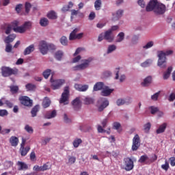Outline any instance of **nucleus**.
I'll return each instance as SVG.
<instances>
[{"label": "nucleus", "mask_w": 175, "mask_h": 175, "mask_svg": "<svg viewBox=\"0 0 175 175\" xmlns=\"http://www.w3.org/2000/svg\"><path fill=\"white\" fill-rule=\"evenodd\" d=\"M173 54V51L168 50L165 52L161 51L158 52V66L160 68H166V56L172 55Z\"/></svg>", "instance_id": "obj_1"}, {"label": "nucleus", "mask_w": 175, "mask_h": 175, "mask_svg": "<svg viewBox=\"0 0 175 175\" xmlns=\"http://www.w3.org/2000/svg\"><path fill=\"white\" fill-rule=\"evenodd\" d=\"M18 73V69L14 68H12L8 66L1 67V75L3 77H9L12 75H16Z\"/></svg>", "instance_id": "obj_2"}, {"label": "nucleus", "mask_w": 175, "mask_h": 175, "mask_svg": "<svg viewBox=\"0 0 175 175\" xmlns=\"http://www.w3.org/2000/svg\"><path fill=\"white\" fill-rule=\"evenodd\" d=\"M69 86H66L59 100L61 105H69Z\"/></svg>", "instance_id": "obj_3"}, {"label": "nucleus", "mask_w": 175, "mask_h": 175, "mask_svg": "<svg viewBox=\"0 0 175 175\" xmlns=\"http://www.w3.org/2000/svg\"><path fill=\"white\" fill-rule=\"evenodd\" d=\"M82 64L79 65H77L72 67L73 70H84V69H87L90 66V64L92 62V57H89L87 59H83Z\"/></svg>", "instance_id": "obj_4"}, {"label": "nucleus", "mask_w": 175, "mask_h": 175, "mask_svg": "<svg viewBox=\"0 0 175 175\" xmlns=\"http://www.w3.org/2000/svg\"><path fill=\"white\" fill-rule=\"evenodd\" d=\"M19 101L21 105H23V106H26L27 107H32V105H33V101L27 96L19 97Z\"/></svg>", "instance_id": "obj_5"}, {"label": "nucleus", "mask_w": 175, "mask_h": 175, "mask_svg": "<svg viewBox=\"0 0 175 175\" xmlns=\"http://www.w3.org/2000/svg\"><path fill=\"white\" fill-rule=\"evenodd\" d=\"M155 14L157 16H161L162 14H165V12H166V5L159 3L156 8H154V10L153 11Z\"/></svg>", "instance_id": "obj_6"}, {"label": "nucleus", "mask_w": 175, "mask_h": 175, "mask_svg": "<svg viewBox=\"0 0 175 175\" xmlns=\"http://www.w3.org/2000/svg\"><path fill=\"white\" fill-rule=\"evenodd\" d=\"M51 83H52L53 90H58L63 84H65L64 79H53V77L50 79Z\"/></svg>", "instance_id": "obj_7"}, {"label": "nucleus", "mask_w": 175, "mask_h": 175, "mask_svg": "<svg viewBox=\"0 0 175 175\" xmlns=\"http://www.w3.org/2000/svg\"><path fill=\"white\" fill-rule=\"evenodd\" d=\"M98 103L100 104V106L98 107V111H103L107 106H109V100L106 98H100V99L98 100Z\"/></svg>", "instance_id": "obj_8"}, {"label": "nucleus", "mask_w": 175, "mask_h": 175, "mask_svg": "<svg viewBox=\"0 0 175 175\" xmlns=\"http://www.w3.org/2000/svg\"><path fill=\"white\" fill-rule=\"evenodd\" d=\"M139 147H140V137L139 135L136 134L133 138L131 150L133 151H137V150H139Z\"/></svg>", "instance_id": "obj_9"}, {"label": "nucleus", "mask_w": 175, "mask_h": 175, "mask_svg": "<svg viewBox=\"0 0 175 175\" xmlns=\"http://www.w3.org/2000/svg\"><path fill=\"white\" fill-rule=\"evenodd\" d=\"M124 169L126 170V172H129L132 170L134 167L133 165V161L132 159L129 157H126L124 159Z\"/></svg>", "instance_id": "obj_10"}, {"label": "nucleus", "mask_w": 175, "mask_h": 175, "mask_svg": "<svg viewBox=\"0 0 175 175\" xmlns=\"http://www.w3.org/2000/svg\"><path fill=\"white\" fill-rule=\"evenodd\" d=\"M158 3V0H150V2L148 3L146 8V12H154L155 8H157Z\"/></svg>", "instance_id": "obj_11"}, {"label": "nucleus", "mask_w": 175, "mask_h": 175, "mask_svg": "<svg viewBox=\"0 0 175 175\" xmlns=\"http://www.w3.org/2000/svg\"><path fill=\"white\" fill-rule=\"evenodd\" d=\"M39 50L40 53L43 54V55H44L45 54H47V51H49V44L46 41L42 40L40 42Z\"/></svg>", "instance_id": "obj_12"}, {"label": "nucleus", "mask_w": 175, "mask_h": 175, "mask_svg": "<svg viewBox=\"0 0 175 175\" xmlns=\"http://www.w3.org/2000/svg\"><path fill=\"white\" fill-rule=\"evenodd\" d=\"M104 39L107 40L109 43H111L114 40V35L111 32V30H107L104 33Z\"/></svg>", "instance_id": "obj_13"}, {"label": "nucleus", "mask_w": 175, "mask_h": 175, "mask_svg": "<svg viewBox=\"0 0 175 175\" xmlns=\"http://www.w3.org/2000/svg\"><path fill=\"white\" fill-rule=\"evenodd\" d=\"M72 105L74 110H80V108L81 107V101H80V98L77 97L75 99H74L72 102Z\"/></svg>", "instance_id": "obj_14"}, {"label": "nucleus", "mask_w": 175, "mask_h": 175, "mask_svg": "<svg viewBox=\"0 0 175 175\" xmlns=\"http://www.w3.org/2000/svg\"><path fill=\"white\" fill-rule=\"evenodd\" d=\"M44 118L46 120H51V118H54L55 117H57V111L56 110H53L47 111L44 116Z\"/></svg>", "instance_id": "obj_15"}, {"label": "nucleus", "mask_w": 175, "mask_h": 175, "mask_svg": "<svg viewBox=\"0 0 175 175\" xmlns=\"http://www.w3.org/2000/svg\"><path fill=\"white\" fill-rule=\"evenodd\" d=\"M114 90L110 89L108 86H105L101 92L102 96H109Z\"/></svg>", "instance_id": "obj_16"}, {"label": "nucleus", "mask_w": 175, "mask_h": 175, "mask_svg": "<svg viewBox=\"0 0 175 175\" xmlns=\"http://www.w3.org/2000/svg\"><path fill=\"white\" fill-rule=\"evenodd\" d=\"M75 88L77 91H79L81 92H84L87 91V90H88V85H80V84L76 83L75 85Z\"/></svg>", "instance_id": "obj_17"}, {"label": "nucleus", "mask_w": 175, "mask_h": 175, "mask_svg": "<svg viewBox=\"0 0 175 175\" xmlns=\"http://www.w3.org/2000/svg\"><path fill=\"white\" fill-rule=\"evenodd\" d=\"M105 83L103 82H97L94 85L93 90L94 91H100L105 88Z\"/></svg>", "instance_id": "obj_18"}, {"label": "nucleus", "mask_w": 175, "mask_h": 175, "mask_svg": "<svg viewBox=\"0 0 175 175\" xmlns=\"http://www.w3.org/2000/svg\"><path fill=\"white\" fill-rule=\"evenodd\" d=\"M152 81V78L151 77V76H148L144 79V81L142 82L141 85H142V87H148V85L151 84Z\"/></svg>", "instance_id": "obj_19"}, {"label": "nucleus", "mask_w": 175, "mask_h": 175, "mask_svg": "<svg viewBox=\"0 0 175 175\" xmlns=\"http://www.w3.org/2000/svg\"><path fill=\"white\" fill-rule=\"evenodd\" d=\"M18 170H28V165L23 161H18L16 163Z\"/></svg>", "instance_id": "obj_20"}, {"label": "nucleus", "mask_w": 175, "mask_h": 175, "mask_svg": "<svg viewBox=\"0 0 175 175\" xmlns=\"http://www.w3.org/2000/svg\"><path fill=\"white\" fill-rule=\"evenodd\" d=\"M18 138L16 136H12L10 138V143L12 147H17L18 146Z\"/></svg>", "instance_id": "obj_21"}, {"label": "nucleus", "mask_w": 175, "mask_h": 175, "mask_svg": "<svg viewBox=\"0 0 175 175\" xmlns=\"http://www.w3.org/2000/svg\"><path fill=\"white\" fill-rule=\"evenodd\" d=\"M33 51H35V45L31 44L25 49L23 54L24 55H29V54H31Z\"/></svg>", "instance_id": "obj_22"}, {"label": "nucleus", "mask_w": 175, "mask_h": 175, "mask_svg": "<svg viewBox=\"0 0 175 175\" xmlns=\"http://www.w3.org/2000/svg\"><path fill=\"white\" fill-rule=\"evenodd\" d=\"M16 39V34H10L5 38L4 40L6 44H10Z\"/></svg>", "instance_id": "obj_23"}, {"label": "nucleus", "mask_w": 175, "mask_h": 175, "mask_svg": "<svg viewBox=\"0 0 175 175\" xmlns=\"http://www.w3.org/2000/svg\"><path fill=\"white\" fill-rule=\"evenodd\" d=\"M148 161H150V158L147 154H144L140 157L138 162H139V163H145V165H150V163H147Z\"/></svg>", "instance_id": "obj_24"}, {"label": "nucleus", "mask_w": 175, "mask_h": 175, "mask_svg": "<svg viewBox=\"0 0 175 175\" xmlns=\"http://www.w3.org/2000/svg\"><path fill=\"white\" fill-rule=\"evenodd\" d=\"M29 150H31V147L26 146L25 148H20L19 151L21 157H25L29 152Z\"/></svg>", "instance_id": "obj_25"}, {"label": "nucleus", "mask_w": 175, "mask_h": 175, "mask_svg": "<svg viewBox=\"0 0 175 175\" xmlns=\"http://www.w3.org/2000/svg\"><path fill=\"white\" fill-rule=\"evenodd\" d=\"M166 128H167V123H163L159 126L156 132L158 135L159 133H163L166 131Z\"/></svg>", "instance_id": "obj_26"}, {"label": "nucleus", "mask_w": 175, "mask_h": 175, "mask_svg": "<svg viewBox=\"0 0 175 175\" xmlns=\"http://www.w3.org/2000/svg\"><path fill=\"white\" fill-rule=\"evenodd\" d=\"M46 17H48L49 20H57L58 16H57V13L54 10H51L48 12Z\"/></svg>", "instance_id": "obj_27"}, {"label": "nucleus", "mask_w": 175, "mask_h": 175, "mask_svg": "<svg viewBox=\"0 0 175 175\" xmlns=\"http://www.w3.org/2000/svg\"><path fill=\"white\" fill-rule=\"evenodd\" d=\"M51 105V100L48 97H45L42 102V107L44 109H47Z\"/></svg>", "instance_id": "obj_28"}, {"label": "nucleus", "mask_w": 175, "mask_h": 175, "mask_svg": "<svg viewBox=\"0 0 175 175\" xmlns=\"http://www.w3.org/2000/svg\"><path fill=\"white\" fill-rule=\"evenodd\" d=\"M39 109H40V107L39 106V105H37L32 108L31 111L32 117H36L38 114V111H39Z\"/></svg>", "instance_id": "obj_29"}, {"label": "nucleus", "mask_w": 175, "mask_h": 175, "mask_svg": "<svg viewBox=\"0 0 175 175\" xmlns=\"http://www.w3.org/2000/svg\"><path fill=\"white\" fill-rule=\"evenodd\" d=\"M79 32V29H75L70 33L69 36V40H76L77 33Z\"/></svg>", "instance_id": "obj_30"}, {"label": "nucleus", "mask_w": 175, "mask_h": 175, "mask_svg": "<svg viewBox=\"0 0 175 175\" xmlns=\"http://www.w3.org/2000/svg\"><path fill=\"white\" fill-rule=\"evenodd\" d=\"M125 38V33L124 32H120L117 36V39L116 40V43H121L122 40Z\"/></svg>", "instance_id": "obj_31"}, {"label": "nucleus", "mask_w": 175, "mask_h": 175, "mask_svg": "<svg viewBox=\"0 0 175 175\" xmlns=\"http://www.w3.org/2000/svg\"><path fill=\"white\" fill-rule=\"evenodd\" d=\"M172 70H173V67H168L167 72H164L163 79L164 80H167L168 77H170V73H172Z\"/></svg>", "instance_id": "obj_32"}, {"label": "nucleus", "mask_w": 175, "mask_h": 175, "mask_svg": "<svg viewBox=\"0 0 175 175\" xmlns=\"http://www.w3.org/2000/svg\"><path fill=\"white\" fill-rule=\"evenodd\" d=\"M124 14V10H118L116 12V15L113 18V21H116L117 20H119L120 17H122V14Z\"/></svg>", "instance_id": "obj_33"}, {"label": "nucleus", "mask_w": 175, "mask_h": 175, "mask_svg": "<svg viewBox=\"0 0 175 175\" xmlns=\"http://www.w3.org/2000/svg\"><path fill=\"white\" fill-rule=\"evenodd\" d=\"M9 88H10V91L12 94V95H14V94H17V92H18V90H19L18 86L12 85H10Z\"/></svg>", "instance_id": "obj_34"}, {"label": "nucleus", "mask_w": 175, "mask_h": 175, "mask_svg": "<svg viewBox=\"0 0 175 175\" xmlns=\"http://www.w3.org/2000/svg\"><path fill=\"white\" fill-rule=\"evenodd\" d=\"M14 32H18V33H24L25 32V29L24 26H18L17 27H14Z\"/></svg>", "instance_id": "obj_35"}, {"label": "nucleus", "mask_w": 175, "mask_h": 175, "mask_svg": "<svg viewBox=\"0 0 175 175\" xmlns=\"http://www.w3.org/2000/svg\"><path fill=\"white\" fill-rule=\"evenodd\" d=\"M62 57H64V52L62 51H58L55 53V58H56L57 61H61V59H62Z\"/></svg>", "instance_id": "obj_36"}, {"label": "nucleus", "mask_w": 175, "mask_h": 175, "mask_svg": "<svg viewBox=\"0 0 175 175\" xmlns=\"http://www.w3.org/2000/svg\"><path fill=\"white\" fill-rule=\"evenodd\" d=\"M40 25L41 27H47L49 25V19L47 18H42L40 20Z\"/></svg>", "instance_id": "obj_37"}, {"label": "nucleus", "mask_w": 175, "mask_h": 175, "mask_svg": "<svg viewBox=\"0 0 175 175\" xmlns=\"http://www.w3.org/2000/svg\"><path fill=\"white\" fill-rule=\"evenodd\" d=\"M25 88L27 91H35V90H36V85L32 83H27Z\"/></svg>", "instance_id": "obj_38"}, {"label": "nucleus", "mask_w": 175, "mask_h": 175, "mask_svg": "<svg viewBox=\"0 0 175 175\" xmlns=\"http://www.w3.org/2000/svg\"><path fill=\"white\" fill-rule=\"evenodd\" d=\"M116 50H117V46H116L115 44H111L109 45L107 53V54H110L113 53V51H116Z\"/></svg>", "instance_id": "obj_39"}, {"label": "nucleus", "mask_w": 175, "mask_h": 175, "mask_svg": "<svg viewBox=\"0 0 175 175\" xmlns=\"http://www.w3.org/2000/svg\"><path fill=\"white\" fill-rule=\"evenodd\" d=\"M83 102L85 105H92L94 102H95V100L91 97H86L84 100Z\"/></svg>", "instance_id": "obj_40"}, {"label": "nucleus", "mask_w": 175, "mask_h": 175, "mask_svg": "<svg viewBox=\"0 0 175 175\" xmlns=\"http://www.w3.org/2000/svg\"><path fill=\"white\" fill-rule=\"evenodd\" d=\"M101 7H102V0H96L94 2V8L96 10H100Z\"/></svg>", "instance_id": "obj_41"}, {"label": "nucleus", "mask_w": 175, "mask_h": 175, "mask_svg": "<svg viewBox=\"0 0 175 175\" xmlns=\"http://www.w3.org/2000/svg\"><path fill=\"white\" fill-rule=\"evenodd\" d=\"M13 27H12V25L10 24H5L4 29H5V33L6 35H9L12 32V29Z\"/></svg>", "instance_id": "obj_42"}, {"label": "nucleus", "mask_w": 175, "mask_h": 175, "mask_svg": "<svg viewBox=\"0 0 175 175\" xmlns=\"http://www.w3.org/2000/svg\"><path fill=\"white\" fill-rule=\"evenodd\" d=\"M59 42L62 46H68V38L66 36H63L59 40Z\"/></svg>", "instance_id": "obj_43"}, {"label": "nucleus", "mask_w": 175, "mask_h": 175, "mask_svg": "<svg viewBox=\"0 0 175 175\" xmlns=\"http://www.w3.org/2000/svg\"><path fill=\"white\" fill-rule=\"evenodd\" d=\"M150 129H151V123L148 122L144 125V131L145 133H148Z\"/></svg>", "instance_id": "obj_44"}, {"label": "nucleus", "mask_w": 175, "mask_h": 175, "mask_svg": "<svg viewBox=\"0 0 175 175\" xmlns=\"http://www.w3.org/2000/svg\"><path fill=\"white\" fill-rule=\"evenodd\" d=\"M152 64V60L151 59H147L146 62L142 63L141 66L142 68H147L148 66H150Z\"/></svg>", "instance_id": "obj_45"}, {"label": "nucleus", "mask_w": 175, "mask_h": 175, "mask_svg": "<svg viewBox=\"0 0 175 175\" xmlns=\"http://www.w3.org/2000/svg\"><path fill=\"white\" fill-rule=\"evenodd\" d=\"M82 143L83 141L81 140V139H76L73 142V146L75 148H77V147H79V146H80V144H81Z\"/></svg>", "instance_id": "obj_46"}, {"label": "nucleus", "mask_w": 175, "mask_h": 175, "mask_svg": "<svg viewBox=\"0 0 175 175\" xmlns=\"http://www.w3.org/2000/svg\"><path fill=\"white\" fill-rule=\"evenodd\" d=\"M25 31H27V29H31V27H32V22H25L23 25Z\"/></svg>", "instance_id": "obj_47"}, {"label": "nucleus", "mask_w": 175, "mask_h": 175, "mask_svg": "<svg viewBox=\"0 0 175 175\" xmlns=\"http://www.w3.org/2000/svg\"><path fill=\"white\" fill-rule=\"evenodd\" d=\"M25 130L26 131V132H27V133H30V134L33 133V129L32 128V126H31L28 124H27L25 126Z\"/></svg>", "instance_id": "obj_48"}, {"label": "nucleus", "mask_w": 175, "mask_h": 175, "mask_svg": "<svg viewBox=\"0 0 175 175\" xmlns=\"http://www.w3.org/2000/svg\"><path fill=\"white\" fill-rule=\"evenodd\" d=\"M42 75L44 79H49V77H50V75H51V70L50 69L46 70L45 71L43 72Z\"/></svg>", "instance_id": "obj_49"}, {"label": "nucleus", "mask_w": 175, "mask_h": 175, "mask_svg": "<svg viewBox=\"0 0 175 175\" xmlns=\"http://www.w3.org/2000/svg\"><path fill=\"white\" fill-rule=\"evenodd\" d=\"M159 95H161V91H159L158 92L155 93L154 94L151 96L152 100L157 101L158 100V98H159Z\"/></svg>", "instance_id": "obj_50"}, {"label": "nucleus", "mask_w": 175, "mask_h": 175, "mask_svg": "<svg viewBox=\"0 0 175 175\" xmlns=\"http://www.w3.org/2000/svg\"><path fill=\"white\" fill-rule=\"evenodd\" d=\"M158 159V157L156 154H154L152 158L149 159V160L146 162V163H149L151 165V163L155 162Z\"/></svg>", "instance_id": "obj_51"}, {"label": "nucleus", "mask_w": 175, "mask_h": 175, "mask_svg": "<svg viewBox=\"0 0 175 175\" xmlns=\"http://www.w3.org/2000/svg\"><path fill=\"white\" fill-rule=\"evenodd\" d=\"M79 129L82 132H87V131H90L91 129V127H89L88 129H87V125L83 124L79 126Z\"/></svg>", "instance_id": "obj_52"}, {"label": "nucleus", "mask_w": 175, "mask_h": 175, "mask_svg": "<svg viewBox=\"0 0 175 175\" xmlns=\"http://www.w3.org/2000/svg\"><path fill=\"white\" fill-rule=\"evenodd\" d=\"M121 128V124L118 122H115L113 123V129H116V131H118Z\"/></svg>", "instance_id": "obj_53"}, {"label": "nucleus", "mask_w": 175, "mask_h": 175, "mask_svg": "<svg viewBox=\"0 0 175 175\" xmlns=\"http://www.w3.org/2000/svg\"><path fill=\"white\" fill-rule=\"evenodd\" d=\"M116 105L117 106H122L123 105H125V100L122 98H119L116 100Z\"/></svg>", "instance_id": "obj_54"}, {"label": "nucleus", "mask_w": 175, "mask_h": 175, "mask_svg": "<svg viewBox=\"0 0 175 175\" xmlns=\"http://www.w3.org/2000/svg\"><path fill=\"white\" fill-rule=\"evenodd\" d=\"M152 46H154V42L150 41L145 46H143V49H146L147 50L148 49H151Z\"/></svg>", "instance_id": "obj_55"}, {"label": "nucleus", "mask_w": 175, "mask_h": 175, "mask_svg": "<svg viewBox=\"0 0 175 175\" xmlns=\"http://www.w3.org/2000/svg\"><path fill=\"white\" fill-rule=\"evenodd\" d=\"M12 50H13V46L10 44H6L5 52L12 53Z\"/></svg>", "instance_id": "obj_56"}, {"label": "nucleus", "mask_w": 175, "mask_h": 175, "mask_svg": "<svg viewBox=\"0 0 175 175\" xmlns=\"http://www.w3.org/2000/svg\"><path fill=\"white\" fill-rule=\"evenodd\" d=\"M42 169V172H46V170H50L51 167L49 165V163L43 164V165L41 166Z\"/></svg>", "instance_id": "obj_57"}, {"label": "nucleus", "mask_w": 175, "mask_h": 175, "mask_svg": "<svg viewBox=\"0 0 175 175\" xmlns=\"http://www.w3.org/2000/svg\"><path fill=\"white\" fill-rule=\"evenodd\" d=\"M161 168L163 170H165V172H167V170H169V162H167V161H165V164H163L161 165Z\"/></svg>", "instance_id": "obj_58"}, {"label": "nucleus", "mask_w": 175, "mask_h": 175, "mask_svg": "<svg viewBox=\"0 0 175 175\" xmlns=\"http://www.w3.org/2000/svg\"><path fill=\"white\" fill-rule=\"evenodd\" d=\"M31 5L29 3H26L25 8V12L26 13H29V10H31Z\"/></svg>", "instance_id": "obj_59"}, {"label": "nucleus", "mask_w": 175, "mask_h": 175, "mask_svg": "<svg viewBox=\"0 0 175 175\" xmlns=\"http://www.w3.org/2000/svg\"><path fill=\"white\" fill-rule=\"evenodd\" d=\"M9 113L6 109H0V117H5V116H8Z\"/></svg>", "instance_id": "obj_60"}, {"label": "nucleus", "mask_w": 175, "mask_h": 175, "mask_svg": "<svg viewBox=\"0 0 175 175\" xmlns=\"http://www.w3.org/2000/svg\"><path fill=\"white\" fill-rule=\"evenodd\" d=\"M33 170H34V172H43L42 166H39L38 165L33 166Z\"/></svg>", "instance_id": "obj_61"}, {"label": "nucleus", "mask_w": 175, "mask_h": 175, "mask_svg": "<svg viewBox=\"0 0 175 175\" xmlns=\"http://www.w3.org/2000/svg\"><path fill=\"white\" fill-rule=\"evenodd\" d=\"M76 162V157H70L68 158V163H70L71 165H73Z\"/></svg>", "instance_id": "obj_62"}, {"label": "nucleus", "mask_w": 175, "mask_h": 175, "mask_svg": "<svg viewBox=\"0 0 175 175\" xmlns=\"http://www.w3.org/2000/svg\"><path fill=\"white\" fill-rule=\"evenodd\" d=\"M175 100V92L170 94L168 100L170 102H173Z\"/></svg>", "instance_id": "obj_63"}, {"label": "nucleus", "mask_w": 175, "mask_h": 175, "mask_svg": "<svg viewBox=\"0 0 175 175\" xmlns=\"http://www.w3.org/2000/svg\"><path fill=\"white\" fill-rule=\"evenodd\" d=\"M158 107H150V113L151 114H155L158 111Z\"/></svg>", "instance_id": "obj_64"}]
</instances>
